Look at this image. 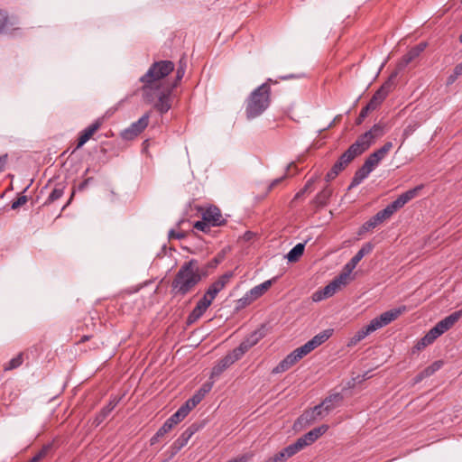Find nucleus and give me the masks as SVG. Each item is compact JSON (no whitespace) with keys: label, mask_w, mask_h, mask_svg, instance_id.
<instances>
[{"label":"nucleus","mask_w":462,"mask_h":462,"mask_svg":"<svg viewBox=\"0 0 462 462\" xmlns=\"http://www.w3.org/2000/svg\"><path fill=\"white\" fill-rule=\"evenodd\" d=\"M233 273H226L221 275L217 281H215L207 290L204 294L207 298L210 299L211 301L216 298L218 292H220L226 285L229 282Z\"/></svg>","instance_id":"11"},{"label":"nucleus","mask_w":462,"mask_h":462,"mask_svg":"<svg viewBox=\"0 0 462 462\" xmlns=\"http://www.w3.org/2000/svg\"><path fill=\"white\" fill-rule=\"evenodd\" d=\"M305 248L304 243H299L292 247L286 255V258L291 263H295L303 254Z\"/></svg>","instance_id":"30"},{"label":"nucleus","mask_w":462,"mask_h":462,"mask_svg":"<svg viewBox=\"0 0 462 462\" xmlns=\"http://www.w3.org/2000/svg\"><path fill=\"white\" fill-rule=\"evenodd\" d=\"M22 364H23V356H22V354H19L8 362L7 365L5 366V370H12V369L17 368Z\"/></svg>","instance_id":"45"},{"label":"nucleus","mask_w":462,"mask_h":462,"mask_svg":"<svg viewBox=\"0 0 462 462\" xmlns=\"http://www.w3.org/2000/svg\"><path fill=\"white\" fill-rule=\"evenodd\" d=\"M406 310V307L402 306L396 309H392L382 313L380 316L373 319L370 323L362 328H360L349 340L347 346H356L358 342L365 338L371 333L377 329L390 324L392 321L396 319L403 311Z\"/></svg>","instance_id":"5"},{"label":"nucleus","mask_w":462,"mask_h":462,"mask_svg":"<svg viewBox=\"0 0 462 462\" xmlns=\"http://www.w3.org/2000/svg\"><path fill=\"white\" fill-rule=\"evenodd\" d=\"M169 239H183L185 237V234L183 232H177L173 229L169 231L168 234Z\"/></svg>","instance_id":"57"},{"label":"nucleus","mask_w":462,"mask_h":462,"mask_svg":"<svg viewBox=\"0 0 462 462\" xmlns=\"http://www.w3.org/2000/svg\"><path fill=\"white\" fill-rule=\"evenodd\" d=\"M325 410L322 404L316 405L311 411L305 412L303 415L300 416V420H315L319 417L325 416Z\"/></svg>","instance_id":"27"},{"label":"nucleus","mask_w":462,"mask_h":462,"mask_svg":"<svg viewBox=\"0 0 462 462\" xmlns=\"http://www.w3.org/2000/svg\"><path fill=\"white\" fill-rule=\"evenodd\" d=\"M461 75H462V62L455 67L454 73H453V75L450 76L448 81L453 82L456 78H457L458 76H461Z\"/></svg>","instance_id":"59"},{"label":"nucleus","mask_w":462,"mask_h":462,"mask_svg":"<svg viewBox=\"0 0 462 462\" xmlns=\"http://www.w3.org/2000/svg\"><path fill=\"white\" fill-rule=\"evenodd\" d=\"M252 457H253L252 453H247V454H244L238 457H236L234 459H231L227 462H249L250 459L252 458Z\"/></svg>","instance_id":"56"},{"label":"nucleus","mask_w":462,"mask_h":462,"mask_svg":"<svg viewBox=\"0 0 462 462\" xmlns=\"http://www.w3.org/2000/svg\"><path fill=\"white\" fill-rule=\"evenodd\" d=\"M13 23L10 22L7 13L0 10V34L7 32Z\"/></svg>","instance_id":"34"},{"label":"nucleus","mask_w":462,"mask_h":462,"mask_svg":"<svg viewBox=\"0 0 462 462\" xmlns=\"http://www.w3.org/2000/svg\"><path fill=\"white\" fill-rule=\"evenodd\" d=\"M102 125V120L97 119L90 125H88L86 129H84L79 137L77 148H80L83 146L92 136L93 134L100 128Z\"/></svg>","instance_id":"17"},{"label":"nucleus","mask_w":462,"mask_h":462,"mask_svg":"<svg viewBox=\"0 0 462 462\" xmlns=\"http://www.w3.org/2000/svg\"><path fill=\"white\" fill-rule=\"evenodd\" d=\"M436 339H437L436 337L433 334H431V332L430 330L422 338H420L417 342L414 348L417 351H420L423 348H425L427 346L432 344Z\"/></svg>","instance_id":"33"},{"label":"nucleus","mask_w":462,"mask_h":462,"mask_svg":"<svg viewBox=\"0 0 462 462\" xmlns=\"http://www.w3.org/2000/svg\"><path fill=\"white\" fill-rule=\"evenodd\" d=\"M273 280H268L263 282L261 284H258L248 291V296L251 297L254 300H257L261 296H263L272 286Z\"/></svg>","instance_id":"22"},{"label":"nucleus","mask_w":462,"mask_h":462,"mask_svg":"<svg viewBox=\"0 0 462 462\" xmlns=\"http://www.w3.org/2000/svg\"><path fill=\"white\" fill-rule=\"evenodd\" d=\"M298 361L300 360L292 351L273 369V374L283 373L293 366Z\"/></svg>","instance_id":"21"},{"label":"nucleus","mask_w":462,"mask_h":462,"mask_svg":"<svg viewBox=\"0 0 462 462\" xmlns=\"http://www.w3.org/2000/svg\"><path fill=\"white\" fill-rule=\"evenodd\" d=\"M340 396L339 394H336L333 396H329L328 398H326L324 402L321 403L325 410V414H328L332 409H334V406L332 404V402L334 400H339Z\"/></svg>","instance_id":"44"},{"label":"nucleus","mask_w":462,"mask_h":462,"mask_svg":"<svg viewBox=\"0 0 462 462\" xmlns=\"http://www.w3.org/2000/svg\"><path fill=\"white\" fill-rule=\"evenodd\" d=\"M398 210V208L393 204V202L390 203L386 206L385 208L380 210L378 214L381 216L383 221L389 219L394 212Z\"/></svg>","instance_id":"40"},{"label":"nucleus","mask_w":462,"mask_h":462,"mask_svg":"<svg viewBox=\"0 0 462 462\" xmlns=\"http://www.w3.org/2000/svg\"><path fill=\"white\" fill-rule=\"evenodd\" d=\"M182 420V416L177 411L167 420L170 421L172 426H174L180 422Z\"/></svg>","instance_id":"54"},{"label":"nucleus","mask_w":462,"mask_h":462,"mask_svg":"<svg viewBox=\"0 0 462 462\" xmlns=\"http://www.w3.org/2000/svg\"><path fill=\"white\" fill-rule=\"evenodd\" d=\"M194 228L199 231H202L204 233H208L210 230V227L212 226L208 222L204 220L203 218L199 221H197L194 224Z\"/></svg>","instance_id":"47"},{"label":"nucleus","mask_w":462,"mask_h":462,"mask_svg":"<svg viewBox=\"0 0 462 462\" xmlns=\"http://www.w3.org/2000/svg\"><path fill=\"white\" fill-rule=\"evenodd\" d=\"M313 350H314V348L312 347V346L308 341L304 345H302L301 346H300V347L296 348L295 350H293V352L295 353V356L298 357V359L300 360L301 358H303L305 356H307L308 354H310Z\"/></svg>","instance_id":"36"},{"label":"nucleus","mask_w":462,"mask_h":462,"mask_svg":"<svg viewBox=\"0 0 462 462\" xmlns=\"http://www.w3.org/2000/svg\"><path fill=\"white\" fill-rule=\"evenodd\" d=\"M393 146L392 142H386L380 149L374 151V153L382 161L392 150Z\"/></svg>","instance_id":"43"},{"label":"nucleus","mask_w":462,"mask_h":462,"mask_svg":"<svg viewBox=\"0 0 462 462\" xmlns=\"http://www.w3.org/2000/svg\"><path fill=\"white\" fill-rule=\"evenodd\" d=\"M273 82L268 79L264 83L254 89L245 99V113L248 120H253L263 115L271 104V86Z\"/></svg>","instance_id":"3"},{"label":"nucleus","mask_w":462,"mask_h":462,"mask_svg":"<svg viewBox=\"0 0 462 462\" xmlns=\"http://www.w3.org/2000/svg\"><path fill=\"white\" fill-rule=\"evenodd\" d=\"M351 273H348V270H345L342 273L337 276L332 282L328 283L329 286L334 288V292L336 293L337 290L347 283L349 279V275Z\"/></svg>","instance_id":"29"},{"label":"nucleus","mask_w":462,"mask_h":462,"mask_svg":"<svg viewBox=\"0 0 462 462\" xmlns=\"http://www.w3.org/2000/svg\"><path fill=\"white\" fill-rule=\"evenodd\" d=\"M194 407H191V404L187 401L183 405H181L177 411L182 416V418L184 419L189 413V411L193 409Z\"/></svg>","instance_id":"52"},{"label":"nucleus","mask_w":462,"mask_h":462,"mask_svg":"<svg viewBox=\"0 0 462 462\" xmlns=\"http://www.w3.org/2000/svg\"><path fill=\"white\" fill-rule=\"evenodd\" d=\"M27 202V197L26 196H20L15 201L12 203L11 208L13 209H16L20 208L21 206L24 205Z\"/></svg>","instance_id":"53"},{"label":"nucleus","mask_w":462,"mask_h":462,"mask_svg":"<svg viewBox=\"0 0 462 462\" xmlns=\"http://www.w3.org/2000/svg\"><path fill=\"white\" fill-rule=\"evenodd\" d=\"M186 60L184 59H181L179 62V66L176 71V82L181 80V79L184 77L185 71H186Z\"/></svg>","instance_id":"46"},{"label":"nucleus","mask_w":462,"mask_h":462,"mask_svg":"<svg viewBox=\"0 0 462 462\" xmlns=\"http://www.w3.org/2000/svg\"><path fill=\"white\" fill-rule=\"evenodd\" d=\"M315 180L313 178L310 179L305 186L300 190L298 191L295 196H294V199H299L300 198H301L305 192L310 188L312 187L313 183H314Z\"/></svg>","instance_id":"49"},{"label":"nucleus","mask_w":462,"mask_h":462,"mask_svg":"<svg viewBox=\"0 0 462 462\" xmlns=\"http://www.w3.org/2000/svg\"><path fill=\"white\" fill-rule=\"evenodd\" d=\"M177 86V83L172 84L171 87L169 86H163V87H156L152 89V96L151 97H143L145 101L148 103H154L153 106L154 108L160 112L161 114H165L168 112L171 107V93L172 89Z\"/></svg>","instance_id":"6"},{"label":"nucleus","mask_w":462,"mask_h":462,"mask_svg":"<svg viewBox=\"0 0 462 462\" xmlns=\"http://www.w3.org/2000/svg\"><path fill=\"white\" fill-rule=\"evenodd\" d=\"M173 69L174 63L171 60L153 62L147 72L140 78V81L143 84L142 87L143 97H151L153 88L163 87L160 80L167 77Z\"/></svg>","instance_id":"4"},{"label":"nucleus","mask_w":462,"mask_h":462,"mask_svg":"<svg viewBox=\"0 0 462 462\" xmlns=\"http://www.w3.org/2000/svg\"><path fill=\"white\" fill-rule=\"evenodd\" d=\"M398 210V208L393 204V202L390 203L386 206L385 208L380 210L378 214L381 216L383 221L389 219L394 212Z\"/></svg>","instance_id":"39"},{"label":"nucleus","mask_w":462,"mask_h":462,"mask_svg":"<svg viewBox=\"0 0 462 462\" xmlns=\"http://www.w3.org/2000/svg\"><path fill=\"white\" fill-rule=\"evenodd\" d=\"M380 162L381 160L373 152L366 158L363 166L372 172Z\"/></svg>","instance_id":"38"},{"label":"nucleus","mask_w":462,"mask_h":462,"mask_svg":"<svg viewBox=\"0 0 462 462\" xmlns=\"http://www.w3.org/2000/svg\"><path fill=\"white\" fill-rule=\"evenodd\" d=\"M333 334V329L328 328L321 331L320 333L314 336L310 340H309L310 344L315 349L324 342H326Z\"/></svg>","instance_id":"26"},{"label":"nucleus","mask_w":462,"mask_h":462,"mask_svg":"<svg viewBox=\"0 0 462 462\" xmlns=\"http://www.w3.org/2000/svg\"><path fill=\"white\" fill-rule=\"evenodd\" d=\"M173 426L170 421L166 420L163 425L157 430V437L162 438L166 433H168Z\"/></svg>","instance_id":"51"},{"label":"nucleus","mask_w":462,"mask_h":462,"mask_svg":"<svg viewBox=\"0 0 462 462\" xmlns=\"http://www.w3.org/2000/svg\"><path fill=\"white\" fill-rule=\"evenodd\" d=\"M239 357L231 351L212 368L211 377L219 376L226 369L232 365L235 362L238 361Z\"/></svg>","instance_id":"12"},{"label":"nucleus","mask_w":462,"mask_h":462,"mask_svg":"<svg viewBox=\"0 0 462 462\" xmlns=\"http://www.w3.org/2000/svg\"><path fill=\"white\" fill-rule=\"evenodd\" d=\"M50 449V445L44 446L29 462H39L47 454Z\"/></svg>","instance_id":"50"},{"label":"nucleus","mask_w":462,"mask_h":462,"mask_svg":"<svg viewBox=\"0 0 462 462\" xmlns=\"http://www.w3.org/2000/svg\"><path fill=\"white\" fill-rule=\"evenodd\" d=\"M427 378V375H424V371L422 370L420 373H419L415 377V383H420L423 379Z\"/></svg>","instance_id":"64"},{"label":"nucleus","mask_w":462,"mask_h":462,"mask_svg":"<svg viewBox=\"0 0 462 462\" xmlns=\"http://www.w3.org/2000/svg\"><path fill=\"white\" fill-rule=\"evenodd\" d=\"M263 337L262 330H254L246 338H245L240 345L233 350V352L239 357L242 356L254 346H255Z\"/></svg>","instance_id":"9"},{"label":"nucleus","mask_w":462,"mask_h":462,"mask_svg":"<svg viewBox=\"0 0 462 462\" xmlns=\"http://www.w3.org/2000/svg\"><path fill=\"white\" fill-rule=\"evenodd\" d=\"M202 217L212 226H219L225 223L219 208L217 207H209L203 213Z\"/></svg>","instance_id":"14"},{"label":"nucleus","mask_w":462,"mask_h":462,"mask_svg":"<svg viewBox=\"0 0 462 462\" xmlns=\"http://www.w3.org/2000/svg\"><path fill=\"white\" fill-rule=\"evenodd\" d=\"M212 301L205 295L197 302L195 308L188 316V323L192 324L196 322L206 312L208 308L211 305Z\"/></svg>","instance_id":"13"},{"label":"nucleus","mask_w":462,"mask_h":462,"mask_svg":"<svg viewBox=\"0 0 462 462\" xmlns=\"http://www.w3.org/2000/svg\"><path fill=\"white\" fill-rule=\"evenodd\" d=\"M370 173L371 171L362 165V167L356 171L352 179L351 184L349 186V189L358 186L360 183H362V181L365 179H366L369 176Z\"/></svg>","instance_id":"31"},{"label":"nucleus","mask_w":462,"mask_h":462,"mask_svg":"<svg viewBox=\"0 0 462 462\" xmlns=\"http://www.w3.org/2000/svg\"><path fill=\"white\" fill-rule=\"evenodd\" d=\"M334 294V288L328 284L323 289L315 291L311 298L314 302H319L333 296Z\"/></svg>","instance_id":"28"},{"label":"nucleus","mask_w":462,"mask_h":462,"mask_svg":"<svg viewBox=\"0 0 462 462\" xmlns=\"http://www.w3.org/2000/svg\"><path fill=\"white\" fill-rule=\"evenodd\" d=\"M90 180H91V178H88V179H86L84 181H82V182L78 186V190H79V191H82V190H84V189L88 187V183H89V181H90Z\"/></svg>","instance_id":"61"},{"label":"nucleus","mask_w":462,"mask_h":462,"mask_svg":"<svg viewBox=\"0 0 462 462\" xmlns=\"http://www.w3.org/2000/svg\"><path fill=\"white\" fill-rule=\"evenodd\" d=\"M427 378V375H424V371L422 370L420 373H419L415 377V383H420L423 379Z\"/></svg>","instance_id":"63"},{"label":"nucleus","mask_w":462,"mask_h":462,"mask_svg":"<svg viewBox=\"0 0 462 462\" xmlns=\"http://www.w3.org/2000/svg\"><path fill=\"white\" fill-rule=\"evenodd\" d=\"M398 72L394 71L393 72L388 79L380 87V88L373 95L372 98L366 105L369 108H371L373 111L377 109L380 105L383 103V101L386 98L388 94L393 90V80L397 77Z\"/></svg>","instance_id":"7"},{"label":"nucleus","mask_w":462,"mask_h":462,"mask_svg":"<svg viewBox=\"0 0 462 462\" xmlns=\"http://www.w3.org/2000/svg\"><path fill=\"white\" fill-rule=\"evenodd\" d=\"M119 398L113 397L110 399L108 404L105 406L100 412L95 417L93 420V425L97 427L99 426L106 418L110 414V412L116 407L119 402Z\"/></svg>","instance_id":"18"},{"label":"nucleus","mask_w":462,"mask_h":462,"mask_svg":"<svg viewBox=\"0 0 462 462\" xmlns=\"http://www.w3.org/2000/svg\"><path fill=\"white\" fill-rule=\"evenodd\" d=\"M313 350H314V348L312 347V346L308 341L304 345H302L301 346H300V347L296 348L295 350H293V352L295 353V356L298 357V359L300 360L301 358H303L305 356H307L308 354H310Z\"/></svg>","instance_id":"37"},{"label":"nucleus","mask_w":462,"mask_h":462,"mask_svg":"<svg viewBox=\"0 0 462 462\" xmlns=\"http://www.w3.org/2000/svg\"><path fill=\"white\" fill-rule=\"evenodd\" d=\"M374 249V245L370 242L363 245L361 249L353 256V258L345 265V270H348V273H352V271L356 268L357 263L362 260V258L369 254Z\"/></svg>","instance_id":"16"},{"label":"nucleus","mask_w":462,"mask_h":462,"mask_svg":"<svg viewBox=\"0 0 462 462\" xmlns=\"http://www.w3.org/2000/svg\"><path fill=\"white\" fill-rule=\"evenodd\" d=\"M197 431V427L195 425H191L187 430H185L182 434L176 439L174 442V446L177 448H181L185 445H187L189 439L192 437V435Z\"/></svg>","instance_id":"25"},{"label":"nucleus","mask_w":462,"mask_h":462,"mask_svg":"<svg viewBox=\"0 0 462 462\" xmlns=\"http://www.w3.org/2000/svg\"><path fill=\"white\" fill-rule=\"evenodd\" d=\"M254 301L251 297L248 296V291L241 299L237 300V309H244Z\"/></svg>","instance_id":"48"},{"label":"nucleus","mask_w":462,"mask_h":462,"mask_svg":"<svg viewBox=\"0 0 462 462\" xmlns=\"http://www.w3.org/2000/svg\"><path fill=\"white\" fill-rule=\"evenodd\" d=\"M286 461L282 451L276 453L273 457H269L265 462H284Z\"/></svg>","instance_id":"55"},{"label":"nucleus","mask_w":462,"mask_h":462,"mask_svg":"<svg viewBox=\"0 0 462 462\" xmlns=\"http://www.w3.org/2000/svg\"><path fill=\"white\" fill-rule=\"evenodd\" d=\"M7 160H8L7 153L0 155V173L5 170Z\"/></svg>","instance_id":"60"},{"label":"nucleus","mask_w":462,"mask_h":462,"mask_svg":"<svg viewBox=\"0 0 462 462\" xmlns=\"http://www.w3.org/2000/svg\"><path fill=\"white\" fill-rule=\"evenodd\" d=\"M427 43L420 42L411 48L402 58V60L399 63V67L404 68L407 66L410 62H411L414 59H416L426 48Z\"/></svg>","instance_id":"19"},{"label":"nucleus","mask_w":462,"mask_h":462,"mask_svg":"<svg viewBox=\"0 0 462 462\" xmlns=\"http://www.w3.org/2000/svg\"><path fill=\"white\" fill-rule=\"evenodd\" d=\"M423 188L422 185H419L413 189H411L402 194H401L395 200H393V204L400 209L402 208L405 204H407L410 200L414 199L420 190H421Z\"/></svg>","instance_id":"20"},{"label":"nucleus","mask_w":462,"mask_h":462,"mask_svg":"<svg viewBox=\"0 0 462 462\" xmlns=\"http://www.w3.org/2000/svg\"><path fill=\"white\" fill-rule=\"evenodd\" d=\"M285 178H286V174L282 176L281 178H277L274 180H273L270 185V189L274 188L276 185H278L280 182H282Z\"/></svg>","instance_id":"62"},{"label":"nucleus","mask_w":462,"mask_h":462,"mask_svg":"<svg viewBox=\"0 0 462 462\" xmlns=\"http://www.w3.org/2000/svg\"><path fill=\"white\" fill-rule=\"evenodd\" d=\"M64 193V186L62 184H58L55 186L53 190L51 192L48 198V202H53L62 197Z\"/></svg>","instance_id":"41"},{"label":"nucleus","mask_w":462,"mask_h":462,"mask_svg":"<svg viewBox=\"0 0 462 462\" xmlns=\"http://www.w3.org/2000/svg\"><path fill=\"white\" fill-rule=\"evenodd\" d=\"M149 114H144L138 121L134 122L131 125L122 132V137L131 140L141 134L148 125Z\"/></svg>","instance_id":"10"},{"label":"nucleus","mask_w":462,"mask_h":462,"mask_svg":"<svg viewBox=\"0 0 462 462\" xmlns=\"http://www.w3.org/2000/svg\"><path fill=\"white\" fill-rule=\"evenodd\" d=\"M462 316V310H457L439 321L430 330L436 338L454 326Z\"/></svg>","instance_id":"8"},{"label":"nucleus","mask_w":462,"mask_h":462,"mask_svg":"<svg viewBox=\"0 0 462 462\" xmlns=\"http://www.w3.org/2000/svg\"><path fill=\"white\" fill-rule=\"evenodd\" d=\"M331 190L328 188L323 189L315 198V202L319 206H325L331 196Z\"/></svg>","instance_id":"35"},{"label":"nucleus","mask_w":462,"mask_h":462,"mask_svg":"<svg viewBox=\"0 0 462 462\" xmlns=\"http://www.w3.org/2000/svg\"><path fill=\"white\" fill-rule=\"evenodd\" d=\"M443 365V362L441 360L435 361L430 365L423 369L424 375H427V377L431 376L434 374L437 371H439Z\"/></svg>","instance_id":"42"},{"label":"nucleus","mask_w":462,"mask_h":462,"mask_svg":"<svg viewBox=\"0 0 462 462\" xmlns=\"http://www.w3.org/2000/svg\"><path fill=\"white\" fill-rule=\"evenodd\" d=\"M203 276H206V273L200 271L196 260L184 263L171 282L173 293L185 296L199 283Z\"/></svg>","instance_id":"2"},{"label":"nucleus","mask_w":462,"mask_h":462,"mask_svg":"<svg viewBox=\"0 0 462 462\" xmlns=\"http://www.w3.org/2000/svg\"><path fill=\"white\" fill-rule=\"evenodd\" d=\"M212 383H204L201 388L188 402L191 407H196L204 398V396L211 390Z\"/></svg>","instance_id":"24"},{"label":"nucleus","mask_w":462,"mask_h":462,"mask_svg":"<svg viewBox=\"0 0 462 462\" xmlns=\"http://www.w3.org/2000/svg\"><path fill=\"white\" fill-rule=\"evenodd\" d=\"M382 135L383 128L379 125H374L369 131L360 135L334 163L331 170L326 174V180H334L356 156L366 151L374 140Z\"/></svg>","instance_id":"1"},{"label":"nucleus","mask_w":462,"mask_h":462,"mask_svg":"<svg viewBox=\"0 0 462 462\" xmlns=\"http://www.w3.org/2000/svg\"><path fill=\"white\" fill-rule=\"evenodd\" d=\"M383 222L384 221L382 219L381 216L377 212L374 217H372L369 220H367L366 222H365L362 225V226L360 227V229L358 231V235L362 236L365 232H368V231L375 228L376 226H378L379 225H381Z\"/></svg>","instance_id":"23"},{"label":"nucleus","mask_w":462,"mask_h":462,"mask_svg":"<svg viewBox=\"0 0 462 462\" xmlns=\"http://www.w3.org/2000/svg\"><path fill=\"white\" fill-rule=\"evenodd\" d=\"M328 427L327 425H321L318 428H315L302 437L299 438V441L302 444L303 448L313 442H315L320 436H322L327 430Z\"/></svg>","instance_id":"15"},{"label":"nucleus","mask_w":462,"mask_h":462,"mask_svg":"<svg viewBox=\"0 0 462 462\" xmlns=\"http://www.w3.org/2000/svg\"><path fill=\"white\" fill-rule=\"evenodd\" d=\"M301 449H303L302 444L299 441V439H297L294 443L287 446L281 451L283 454L285 459L287 460L289 457L294 456Z\"/></svg>","instance_id":"32"},{"label":"nucleus","mask_w":462,"mask_h":462,"mask_svg":"<svg viewBox=\"0 0 462 462\" xmlns=\"http://www.w3.org/2000/svg\"><path fill=\"white\" fill-rule=\"evenodd\" d=\"M373 111L371 108H369L367 106L362 108L359 116L357 118V124H361L363 120L368 116V113Z\"/></svg>","instance_id":"58"}]
</instances>
